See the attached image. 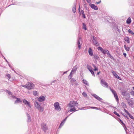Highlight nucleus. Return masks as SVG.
Masks as SVG:
<instances>
[{"label": "nucleus", "instance_id": "obj_1", "mask_svg": "<svg viewBox=\"0 0 134 134\" xmlns=\"http://www.w3.org/2000/svg\"><path fill=\"white\" fill-rule=\"evenodd\" d=\"M78 105V104L76 102L74 101H70L69 104L70 111L72 112L77 111L76 108L77 107Z\"/></svg>", "mask_w": 134, "mask_h": 134}, {"label": "nucleus", "instance_id": "obj_2", "mask_svg": "<svg viewBox=\"0 0 134 134\" xmlns=\"http://www.w3.org/2000/svg\"><path fill=\"white\" fill-rule=\"evenodd\" d=\"M34 105L35 107L38 109L40 112H42L44 110V108L41 106L37 102H34Z\"/></svg>", "mask_w": 134, "mask_h": 134}, {"label": "nucleus", "instance_id": "obj_3", "mask_svg": "<svg viewBox=\"0 0 134 134\" xmlns=\"http://www.w3.org/2000/svg\"><path fill=\"white\" fill-rule=\"evenodd\" d=\"M54 106L55 110H61V108L59 106V104L58 102H56L54 104Z\"/></svg>", "mask_w": 134, "mask_h": 134}, {"label": "nucleus", "instance_id": "obj_4", "mask_svg": "<svg viewBox=\"0 0 134 134\" xmlns=\"http://www.w3.org/2000/svg\"><path fill=\"white\" fill-rule=\"evenodd\" d=\"M27 88L29 90L32 89L34 87V84L31 82H28L27 83Z\"/></svg>", "mask_w": 134, "mask_h": 134}, {"label": "nucleus", "instance_id": "obj_5", "mask_svg": "<svg viewBox=\"0 0 134 134\" xmlns=\"http://www.w3.org/2000/svg\"><path fill=\"white\" fill-rule=\"evenodd\" d=\"M41 127L44 132H46L47 129L46 124L43 123L41 125Z\"/></svg>", "mask_w": 134, "mask_h": 134}, {"label": "nucleus", "instance_id": "obj_6", "mask_svg": "<svg viewBox=\"0 0 134 134\" xmlns=\"http://www.w3.org/2000/svg\"><path fill=\"white\" fill-rule=\"evenodd\" d=\"M82 40L81 38V37H79L78 40L77 42L78 46L79 49L81 48V45L82 44Z\"/></svg>", "mask_w": 134, "mask_h": 134}, {"label": "nucleus", "instance_id": "obj_7", "mask_svg": "<svg viewBox=\"0 0 134 134\" xmlns=\"http://www.w3.org/2000/svg\"><path fill=\"white\" fill-rule=\"evenodd\" d=\"M101 83L102 86L107 88L108 87L107 83L103 79L101 81Z\"/></svg>", "mask_w": 134, "mask_h": 134}, {"label": "nucleus", "instance_id": "obj_8", "mask_svg": "<svg viewBox=\"0 0 134 134\" xmlns=\"http://www.w3.org/2000/svg\"><path fill=\"white\" fill-rule=\"evenodd\" d=\"M77 69V67L76 65L72 69L70 73L73 75L75 73Z\"/></svg>", "mask_w": 134, "mask_h": 134}, {"label": "nucleus", "instance_id": "obj_9", "mask_svg": "<svg viewBox=\"0 0 134 134\" xmlns=\"http://www.w3.org/2000/svg\"><path fill=\"white\" fill-rule=\"evenodd\" d=\"M23 102L25 104L27 105L28 107H31V105L29 102L27 101L26 99H24L23 100Z\"/></svg>", "mask_w": 134, "mask_h": 134}, {"label": "nucleus", "instance_id": "obj_10", "mask_svg": "<svg viewBox=\"0 0 134 134\" xmlns=\"http://www.w3.org/2000/svg\"><path fill=\"white\" fill-rule=\"evenodd\" d=\"M92 96L99 101H101L102 100L101 98H100L96 94H93L92 95Z\"/></svg>", "mask_w": 134, "mask_h": 134}, {"label": "nucleus", "instance_id": "obj_11", "mask_svg": "<svg viewBox=\"0 0 134 134\" xmlns=\"http://www.w3.org/2000/svg\"><path fill=\"white\" fill-rule=\"evenodd\" d=\"M45 97L44 96H41L38 98V100L39 101L41 102L44 100Z\"/></svg>", "mask_w": 134, "mask_h": 134}, {"label": "nucleus", "instance_id": "obj_12", "mask_svg": "<svg viewBox=\"0 0 134 134\" xmlns=\"http://www.w3.org/2000/svg\"><path fill=\"white\" fill-rule=\"evenodd\" d=\"M127 102L129 106L131 107L133 104V102L132 100L131 99L127 100Z\"/></svg>", "mask_w": 134, "mask_h": 134}, {"label": "nucleus", "instance_id": "obj_13", "mask_svg": "<svg viewBox=\"0 0 134 134\" xmlns=\"http://www.w3.org/2000/svg\"><path fill=\"white\" fill-rule=\"evenodd\" d=\"M88 52L90 55L92 56L93 55V52L92 49L91 48H90L88 51Z\"/></svg>", "mask_w": 134, "mask_h": 134}, {"label": "nucleus", "instance_id": "obj_14", "mask_svg": "<svg viewBox=\"0 0 134 134\" xmlns=\"http://www.w3.org/2000/svg\"><path fill=\"white\" fill-rule=\"evenodd\" d=\"M91 7L93 9H94L95 10H98V8L94 4H91L90 5Z\"/></svg>", "mask_w": 134, "mask_h": 134}, {"label": "nucleus", "instance_id": "obj_15", "mask_svg": "<svg viewBox=\"0 0 134 134\" xmlns=\"http://www.w3.org/2000/svg\"><path fill=\"white\" fill-rule=\"evenodd\" d=\"M27 122H30L31 121V118L30 117V116L28 114H27Z\"/></svg>", "mask_w": 134, "mask_h": 134}, {"label": "nucleus", "instance_id": "obj_16", "mask_svg": "<svg viewBox=\"0 0 134 134\" xmlns=\"http://www.w3.org/2000/svg\"><path fill=\"white\" fill-rule=\"evenodd\" d=\"M120 122L121 123V124L122 125L123 127H124V129L125 130L126 129V128L125 124L120 119Z\"/></svg>", "mask_w": 134, "mask_h": 134}, {"label": "nucleus", "instance_id": "obj_17", "mask_svg": "<svg viewBox=\"0 0 134 134\" xmlns=\"http://www.w3.org/2000/svg\"><path fill=\"white\" fill-rule=\"evenodd\" d=\"M102 52L104 54H107L109 53V51L107 50H105L103 49V51H102Z\"/></svg>", "mask_w": 134, "mask_h": 134}, {"label": "nucleus", "instance_id": "obj_18", "mask_svg": "<svg viewBox=\"0 0 134 134\" xmlns=\"http://www.w3.org/2000/svg\"><path fill=\"white\" fill-rule=\"evenodd\" d=\"M131 22V19L130 17H129L126 20V23L127 24H129Z\"/></svg>", "mask_w": 134, "mask_h": 134}, {"label": "nucleus", "instance_id": "obj_19", "mask_svg": "<svg viewBox=\"0 0 134 134\" xmlns=\"http://www.w3.org/2000/svg\"><path fill=\"white\" fill-rule=\"evenodd\" d=\"M81 13L82 15V17L84 18H86V16L84 14V12L83 10H82L81 11V12L80 13V14Z\"/></svg>", "mask_w": 134, "mask_h": 134}, {"label": "nucleus", "instance_id": "obj_20", "mask_svg": "<svg viewBox=\"0 0 134 134\" xmlns=\"http://www.w3.org/2000/svg\"><path fill=\"white\" fill-rule=\"evenodd\" d=\"M88 109H90V108H91L92 109H97V110H99V108H97L96 107H88Z\"/></svg>", "mask_w": 134, "mask_h": 134}, {"label": "nucleus", "instance_id": "obj_21", "mask_svg": "<svg viewBox=\"0 0 134 134\" xmlns=\"http://www.w3.org/2000/svg\"><path fill=\"white\" fill-rule=\"evenodd\" d=\"M114 97L115 98L116 100V101L118 102H119V98H118V96L117 94H115V95H114Z\"/></svg>", "mask_w": 134, "mask_h": 134}, {"label": "nucleus", "instance_id": "obj_22", "mask_svg": "<svg viewBox=\"0 0 134 134\" xmlns=\"http://www.w3.org/2000/svg\"><path fill=\"white\" fill-rule=\"evenodd\" d=\"M125 41L127 43H130L129 38L128 37H126L125 39Z\"/></svg>", "mask_w": 134, "mask_h": 134}, {"label": "nucleus", "instance_id": "obj_23", "mask_svg": "<svg viewBox=\"0 0 134 134\" xmlns=\"http://www.w3.org/2000/svg\"><path fill=\"white\" fill-rule=\"evenodd\" d=\"M94 58L96 60H98L99 58V57L97 55H94Z\"/></svg>", "mask_w": 134, "mask_h": 134}, {"label": "nucleus", "instance_id": "obj_24", "mask_svg": "<svg viewBox=\"0 0 134 134\" xmlns=\"http://www.w3.org/2000/svg\"><path fill=\"white\" fill-rule=\"evenodd\" d=\"M76 80L74 79H71L70 80L71 83L73 85V83L76 81Z\"/></svg>", "mask_w": 134, "mask_h": 134}, {"label": "nucleus", "instance_id": "obj_25", "mask_svg": "<svg viewBox=\"0 0 134 134\" xmlns=\"http://www.w3.org/2000/svg\"><path fill=\"white\" fill-rule=\"evenodd\" d=\"M76 6H74L72 8V11L74 13H75L76 12Z\"/></svg>", "mask_w": 134, "mask_h": 134}, {"label": "nucleus", "instance_id": "obj_26", "mask_svg": "<svg viewBox=\"0 0 134 134\" xmlns=\"http://www.w3.org/2000/svg\"><path fill=\"white\" fill-rule=\"evenodd\" d=\"M83 24V28L85 30H87V28L86 27V26L85 24L83 23L82 24Z\"/></svg>", "mask_w": 134, "mask_h": 134}, {"label": "nucleus", "instance_id": "obj_27", "mask_svg": "<svg viewBox=\"0 0 134 134\" xmlns=\"http://www.w3.org/2000/svg\"><path fill=\"white\" fill-rule=\"evenodd\" d=\"M65 122L63 121L60 123V126L59 127V128H61L64 125Z\"/></svg>", "mask_w": 134, "mask_h": 134}, {"label": "nucleus", "instance_id": "obj_28", "mask_svg": "<svg viewBox=\"0 0 134 134\" xmlns=\"http://www.w3.org/2000/svg\"><path fill=\"white\" fill-rule=\"evenodd\" d=\"M128 32L129 33L132 35H133L134 36V33L133 32L131 29H129L128 30Z\"/></svg>", "mask_w": 134, "mask_h": 134}, {"label": "nucleus", "instance_id": "obj_29", "mask_svg": "<svg viewBox=\"0 0 134 134\" xmlns=\"http://www.w3.org/2000/svg\"><path fill=\"white\" fill-rule=\"evenodd\" d=\"M93 42L94 44L95 45H96L97 44V41L95 40L94 38L93 40Z\"/></svg>", "mask_w": 134, "mask_h": 134}, {"label": "nucleus", "instance_id": "obj_30", "mask_svg": "<svg viewBox=\"0 0 134 134\" xmlns=\"http://www.w3.org/2000/svg\"><path fill=\"white\" fill-rule=\"evenodd\" d=\"M114 75L116 78L118 79H120V77L118 76V75L116 73Z\"/></svg>", "mask_w": 134, "mask_h": 134}, {"label": "nucleus", "instance_id": "obj_31", "mask_svg": "<svg viewBox=\"0 0 134 134\" xmlns=\"http://www.w3.org/2000/svg\"><path fill=\"white\" fill-rule=\"evenodd\" d=\"M82 95H83V96L85 97H87V93L85 92H83L82 93Z\"/></svg>", "mask_w": 134, "mask_h": 134}, {"label": "nucleus", "instance_id": "obj_32", "mask_svg": "<svg viewBox=\"0 0 134 134\" xmlns=\"http://www.w3.org/2000/svg\"><path fill=\"white\" fill-rule=\"evenodd\" d=\"M110 90L112 92V93L114 95H115V94H116L115 91H114L113 89H111V88H110Z\"/></svg>", "mask_w": 134, "mask_h": 134}, {"label": "nucleus", "instance_id": "obj_33", "mask_svg": "<svg viewBox=\"0 0 134 134\" xmlns=\"http://www.w3.org/2000/svg\"><path fill=\"white\" fill-rule=\"evenodd\" d=\"M21 102V101L20 100V98H17V99L15 101V103H16L18 102Z\"/></svg>", "mask_w": 134, "mask_h": 134}, {"label": "nucleus", "instance_id": "obj_34", "mask_svg": "<svg viewBox=\"0 0 134 134\" xmlns=\"http://www.w3.org/2000/svg\"><path fill=\"white\" fill-rule=\"evenodd\" d=\"M93 67L94 68V71H97L98 70V69L96 67V66L95 65H94L93 64Z\"/></svg>", "mask_w": 134, "mask_h": 134}, {"label": "nucleus", "instance_id": "obj_35", "mask_svg": "<svg viewBox=\"0 0 134 134\" xmlns=\"http://www.w3.org/2000/svg\"><path fill=\"white\" fill-rule=\"evenodd\" d=\"M107 55L108 56H109V57L110 58H111L112 59H114V58L113 57L110 55V54L109 53V52L108 53Z\"/></svg>", "mask_w": 134, "mask_h": 134}, {"label": "nucleus", "instance_id": "obj_36", "mask_svg": "<svg viewBox=\"0 0 134 134\" xmlns=\"http://www.w3.org/2000/svg\"><path fill=\"white\" fill-rule=\"evenodd\" d=\"M121 105L124 108H126V104L124 103L123 102H122L121 103Z\"/></svg>", "mask_w": 134, "mask_h": 134}, {"label": "nucleus", "instance_id": "obj_37", "mask_svg": "<svg viewBox=\"0 0 134 134\" xmlns=\"http://www.w3.org/2000/svg\"><path fill=\"white\" fill-rule=\"evenodd\" d=\"M87 69H88V70L90 71L91 70H92V68L90 66H89V65H87Z\"/></svg>", "mask_w": 134, "mask_h": 134}, {"label": "nucleus", "instance_id": "obj_38", "mask_svg": "<svg viewBox=\"0 0 134 134\" xmlns=\"http://www.w3.org/2000/svg\"><path fill=\"white\" fill-rule=\"evenodd\" d=\"M83 82L85 84L87 85L88 84V82L85 80H83Z\"/></svg>", "mask_w": 134, "mask_h": 134}, {"label": "nucleus", "instance_id": "obj_39", "mask_svg": "<svg viewBox=\"0 0 134 134\" xmlns=\"http://www.w3.org/2000/svg\"><path fill=\"white\" fill-rule=\"evenodd\" d=\"M90 71L92 75L93 76H95V75L94 73V72L92 70H91Z\"/></svg>", "mask_w": 134, "mask_h": 134}, {"label": "nucleus", "instance_id": "obj_40", "mask_svg": "<svg viewBox=\"0 0 134 134\" xmlns=\"http://www.w3.org/2000/svg\"><path fill=\"white\" fill-rule=\"evenodd\" d=\"M128 115H129V117L131 119L134 120V118H133V116L131 115L130 113H129Z\"/></svg>", "mask_w": 134, "mask_h": 134}, {"label": "nucleus", "instance_id": "obj_41", "mask_svg": "<svg viewBox=\"0 0 134 134\" xmlns=\"http://www.w3.org/2000/svg\"><path fill=\"white\" fill-rule=\"evenodd\" d=\"M33 94L34 96H36L37 94V91H35L33 92Z\"/></svg>", "mask_w": 134, "mask_h": 134}, {"label": "nucleus", "instance_id": "obj_42", "mask_svg": "<svg viewBox=\"0 0 134 134\" xmlns=\"http://www.w3.org/2000/svg\"><path fill=\"white\" fill-rule=\"evenodd\" d=\"M122 94L124 96H125L126 95V92L125 91H123L121 92Z\"/></svg>", "mask_w": 134, "mask_h": 134}, {"label": "nucleus", "instance_id": "obj_43", "mask_svg": "<svg viewBox=\"0 0 134 134\" xmlns=\"http://www.w3.org/2000/svg\"><path fill=\"white\" fill-rule=\"evenodd\" d=\"M98 50H100L102 52L103 50V49L100 47H98Z\"/></svg>", "mask_w": 134, "mask_h": 134}, {"label": "nucleus", "instance_id": "obj_44", "mask_svg": "<svg viewBox=\"0 0 134 134\" xmlns=\"http://www.w3.org/2000/svg\"><path fill=\"white\" fill-rule=\"evenodd\" d=\"M114 113L116 115H117V116H119V117H120V115L117 113L116 112V111H114Z\"/></svg>", "mask_w": 134, "mask_h": 134}, {"label": "nucleus", "instance_id": "obj_45", "mask_svg": "<svg viewBox=\"0 0 134 134\" xmlns=\"http://www.w3.org/2000/svg\"><path fill=\"white\" fill-rule=\"evenodd\" d=\"M6 76L8 78V79H10L11 78V76L9 74H6Z\"/></svg>", "mask_w": 134, "mask_h": 134}, {"label": "nucleus", "instance_id": "obj_46", "mask_svg": "<svg viewBox=\"0 0 134 134\" xmlns=\"http://www.w3.org/2000/svg\"><path fill=\"white\" fill-rule=\"evenodd\" d=\"M72 75H73L72 74H71V73H70V75L69 76V77H68L69 79L71 80V79Z\"/></svg>", "mask_w": 134, "mask_h": 134}, {"label": "nucleus", "instance_id": "obj_47", "mask_svg": "<svg viewBox=\"0 0 134 134\" xmlns=\"http://www.w3.org/2000/svg\"><path fill=\"white\" fill-rule=\"evenodd\" d=\"M125 49L127 51H129L130 49V47H127L125 48Z\"/></svg>", "mask_w": 134, "mask_h": 134}, {"label": "nucleus", "instance_id": "obj_48", "mask_svg": "<svg viewBox=\"0 0 134 134\" xmlns=\"http://www.w3.org/2000/svg\"><path fill=\"white\" fill-rule=\"evenodd\" d=\"M7 92L9 95H12V93L11 92L8 90H7Z\"/></svg>", "mask_w": 134, "mask_h": 134}, {"label": "nucleus", "instance_id": "obj_49", "mask_svg": "<svg viewBox=\"0 0 134 134\" xmlns=\"http://www.w3.org/2000/svg\"><path fill=\"white\" fill-rule=\"evenodd\" d=\"M22 86L27 88V84L26 85H22Z\"/></svg>", "mask_w": 134, "mask_h": 134}, {"label": "nucleus", "instance_id": "obj_50", "mask_svg": "<svg viewBox=\"0 0 134 134\" xmlns=\"http://www.w3.org/2000/svg\"><path fill=\"white\" fill-rule=\"evenodd\" d=\"M124 110L125 111V112H126L128 115V114H129V113L128 112V111L126 110L125 109H124Z\"/></svg>", "mask_w": 134, "mask_h": 134}, {"label": "nucleus", "instance_id": "obj_51", "mask_svg": "<svg viewBox=\"0 0 134 134\" xmlns=\"http://www.w3.org/2000/svg\"><path fill=\"white\" fill-rule=\"evenodd\" d=\"M111 72L113 73L114 75L116 73L113 70L111 71Z\"/></svg>", "mask_w": 134, "mask_h": 134}, {"label": "nucleus", "instance_id": "obj_52", "mask_svg": "<svg viewBox=\"0 0 134 134\" xmlns=\"http://www.w3.org/2000/svg\"><path fill=\"white\" fill-rule=\"evenodd\" d=\"M123 55L125 57H126V53H123Z\"/></svg>", "mask_w": 134, "mask_h": 134}, {"label": "nucleus", "instance_id": "obj_53", "mask_svg": "<svg viewBox=\"0 0 134 134\" xmlns=\"http://www.w3.org/2000/svg\"><path fill=\"white\" fill-rule=\"evenodd\" d=\"M68 117H66L63 121L65 122L66 120V119Z\"/></svg>", "mask_w": 134, "mask_h": 134}, {"label": "nucleus", "instance_id": "obj_54", "mask_svg": "<svg viewBox=\"0 0 134 134\" xmlns=\"http://www.w3.org/2000/svg\"><path fill=\"white\" fill-rule=\"evenodd\" d=\"M86 1L89 3H90L91 2L90 0H86Z\"/></svg>", "mask_w": 134, "mask_h": 134}, {"label": "nucleus", "instance_id": "obj_55", "mask_svg": "<svg viewBox=\"0 0 134 134\" xmlns=\"http://www.w3.org/2000/svg\"><path fill=\"white\" fill-rule=\"evenodd\" d=\"M4 59L7 62V63L8 64L9 66H10V65L9 64V62H8V61H7V60L5 59L4 58Z\"/></svg>", "mask_w": 134, "mask_h": 134}, {"label": "nucleus", "instance_id": "obj_56", "mask_svg": "<svg viewBox=\"0 0 134 134\" xmlns=\"http://www.w3.org/2000/svg\"><path fill=\"white\" fill-rule=\"evenodd\" d=\"M131 93L132 94L133 96H134V91H132L131 92Z\"/></svg>", "mask_w": 134, "mask_h": 134}, {"label": "nucleus", "instance_id": "obj_57", "mask_svg": "<svg viewBox=\"0 0 134 134\" xmlns=\"http://www.w3.org/2000/svg\"><path fill=\"white\" fill-rule=\"evenodd\" d=\"M101 2V1H100L99 2H97L96 3L97 4H99Z\"/></svg>", "mask_w": 134, "mask_h": 134}, {"label": "nucleus", "instance_id": "obj_58", "mask_svg": "<svg viewBox=\"0 0 134 134\" xmlns=\"http://www.w3.org/2000/svg\"><path fill=\"white\" fill-rule=\"evenodd\" d=\"M79 11L80 12H80V6H79Z\"/></svg>", "mask_w": 134, "mask_h": 134}, {"label": "nucleus", "instance_id": "obj_59", "mask_svg": "<svg viewBox=\"0 0 134 134\" xmlns=\"http://www.w3.org/2000/svg\"><path fill=\"white\" fill-rule=\"evenodd\" d=\"M127 47L126 46L125 44V45L124 46V47L125 48H126Z\"/></svg>", "mask_w": 134, "mask_h": 134}, {"label": "nucleus", "instance_id": "obj_60", "mask_svg": "<svg viewBox=\"0 0 134 134\" xmlns=\"http://www.w3.org/2000/svg\"><path fill=\"white\" fill-rule=\"evenodd\" d=\"M67 71H66L64 72V74H66V73H67Z\"/></svg>", "mask_w": 134, "mask_h": 134}, {"label": "nucleus", "instance_id": "obj_61", "mask_svg": "<svg viewBox=\"0 0 134 134\" xmlns=\"http://www.w3.org/2000/svg\"><path fill=\"white\" fill-rule=\"evenodd\" d=\"M12 96L13 98H15V96Z\"/></svg>", "mask_w": 134, "mask_h": 134}, {"label": "nucleus", "instance_id": "obj_62", "mask_svg": "<svg viewBox=\"0 0 134 134\" xmlns=\"http://www.w3.org/2000/svg\"><path fill=\"white\" fill-rule=\"evenodd\" d=\"M100 71H99V72H98L97 73V74L98 75L99 74V73H100Z\"/></svg>", "mask_w": 134, "mask_h": 134}, {"label": "nucleus", "instance_id": "obj_63", "mask_svg": "<svg viewBox=\"0 0 134 134\" xmlns=\"http://www.w3.org/2000/svg\"><path fill=\"white\" fill-rule=\"evenodd\" d=\"M132 88L134 90V87H133Z\"/></svg>", "mask_w": 134, "mask_h": 134}, {"label": "nucleus", "instance_id": "obj_64", "mask_svg": "<svg viewBox=\"0 0 134 134\" xmlns=\"http://www.w3.org/2000/svg\"><path fill=\"white\" fill-rule=\"evenodd\" d=\"M83 108H82V109Z\"/></svg>", "mask_w": 134, "mask_h": 134}]
</instances>
